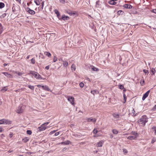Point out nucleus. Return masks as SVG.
Listing matches in <instances>:
<instances>
[{"mask_svg":"<svg viewBox=\"0 0 156 156\" xmlns=\"http://www.w3.org/2000/svg\"><path fill=\"white\" fill-rule=\"evenodd\" d=\"M66 12L69 14L70 15H72L73 14H75V13H73L72 11L69 10H67L66 11Z\"/></svg>","mask_w":156,"mask_h":156,"instance_id":"obj_20","label":"nucleus"},{"mask_svg":"<svg viewBox=\"0 0 156 156\" xmlns=\"http://www.w3.org/2000/svg\"><path fill=\"white\" fill-rule=\"evenodd\" d=\"M122 150L124 154H126L127 153L128 151L126 149H123Z\"/></svg>","mask_w":156,"mask_h":156,"instance_id":"obj_40","label":"nucleus"},{"mask_svg":"<svg viewBox=\"0 0 156 156\" xmlns=\"http://www.w3.org/2000/svg\"><path fill=\"white\" fill-rule=\"evenodd\" d=\"M113 116L115 118H118L119 117V115L118 114L114 113L113 114Z\"/></svg>","mask_w":156,"mask_h":156,"instance_id":"obj_24","label":"nucleus"},{"mask_svg":"<svg viewBox=\"0 0 156 156\" xmlns=\"http://www.w3.org/2000/svg\"><path fill=\"white\" fill-rule=\"evenodd\" d=\"M42 88L43 89L46 91H51L50 89L49 88L48 86L47 85L43 86H42Z\"/></svg>","mask_w":156,"mask_h":156,"instance_id":"obj_12","label":"nucleus"},{"mask_svg":"<svg viewBox=\"0 0 156 156\" xmlns=\"http://www.w3.org/2000/svg\"><path fill=\"white\" fill-rule=\"evenodd\" d=\"M87 121L88 122H94V123H95L96 119L95 118H88L87 119Z\"/></svg>","mask_w":156,"mask_h":156,"instance_id":"obj_11","label":"nucleus"},{"mask_svg":"<svg viewBox=\"0 0 156 156\" xmlns=\"http://www.w3.org/2000/svg\"><path fill=\"white\" fill-rule=\"evenodd\" d=\"M152 129H153L155 132L156 131V127L154 126L153 127Z\"/></svg>","mask_w":156,"mask_h":156,"instance_id":"obj_52","label":"nucleus"},{"mask_svg":"<svg viewBox=\"0 0 156 156\" xmlns=\"http://www.w3.org/2000/svg\"><path fill=\"white\" fill-rule=\"evenodd\" d=\"M34 2L37 5H39L40 4V2L38 0H34Z\"/></svg>","mask_w":156,"mask_h":156,"instance_id":"obj_28","label":"nucleus"},{"mask_svg":"<svg viewBox=\"0 0 156 156\" xmlns=\"http://www.w3.org/2000/svg\"><path fill=\"white\" fill-rule=\"evenodd\" d=\"M7 64H6V63H4L3 64V66H7Z\"/></svg>","mask_w":156,"mask_h":156,"instance_id":"obj_63","label":"nucleus"},{"mask_svg":"<svg viewBox=\"0 0 156 156\" xmlns=\"http://www.w3.org/2000/svg\"><path fill=\"white\" fill-rule=\"evenodd\" d=\"M16 73L19 76H21L23 74V73H22L20 72H16Z\"/></svg>","mask_w":156,"mask_h":156,"instance_id":"obj_41","label":"nucleus"},{"mask_svg":"<svg viewBox=\"0 0 156 156\" xmlns=\"http://www.w3.org/2000/svg\"><path fill=\"white\" fill-rule=\"evenodd\" d=\"M143 71L146 74H148L149 73L148 71L146 69H144L143 70Z\"/></svg>","mask_w":156,"mask_h":156,"instance_id":"obj_37","label":"nucleus"},{"mask_svg":"<svg viewBox=\"0 0 156 156\" xmlns=\"http://www.w3.org/2000/svg\"><path fill=\"white\" fill-rule=\"evenodd\" d=\"M6 15V13H4L2 15V16L3 17H4Z\"/></svg>","mask_w":156,"mask_h":156,"instance_id":"obj_59","label":"nucleus"},{"mask_svg":"<svg viewBox=\"0 0 156 156\" xmlns=\"http://www.w3.org/2000/svg\"><path fill=\"white\" fill-rule=\"evenodd\" d=\"M19 6L16 5L15 4H12V11L14 14H17V13L16 11H18L19 9Z\"/></svg>","mask_w":156,"mask_h":156,"instance_id":"obj_5","label":"nucleus"},{"mask_svg":"<svg viewBox=\"0 0 156 156\" xmlns=\"http://www.w3.org/2000/svg\"><path fill=\"white\" fill-rule=\"evenodd\" d=\"M124 7L126 9H131L132 6L130 4H125L124 5Z\"/></svg>","mask_w":156,"mask_h":156,"instance_id":"obj_15","label":"nucleus"},{"mask_svg":"<svg viewBox=\"0 0 156 156\" xmlns=\"http://www.w3.org/2000/svg\"><path fill=\"white\" fill-rule=\"evenodd\" d=\"M55 130H54V131H52L50 133V134L51 135V134H52L54 133H55Z\"/></svg>","mask_w":156,"mask_h":156,"instance_id":"obj_53","label":"nucleus"},{"mask_svg":"<svg viewBox=\"0 0 156 156\" xmlns=\"http://www.w3.org/2000/svg\"><path fill=\"white\" fill-rule=\"evenodd\" d=\"M119 88L121 90H122L124 88V86L122 85H120L119 86Z\"/></svg>","mask_w":156,"mask_h":156,"instance_id":"obj_48","label":"nucleus"},{"mask_svg":"<svg viewBox=\"0 0 156 156\" xmlns=\"http://www.w3.org/2000/svg\"><path fill=\"white\" fill-rule=\"evenodd\" d=\"M153 12L155 13H156V9H154L152 10Z\"/></svg>","mask_w":156,"mask_h":156,"instance_id":"obj_56","label":"nucleus"},{"mask_svg":"<svg viewBox=\"0 0 156 156\" xmlns=\"http://www.w3.org/2000/svg\"><path fill=\"white\" fill-rule=\"evenodd\" d=\"M151 73H153L152 74L154 75V73L155 72V69H154V68H152L151 69Z\"/></svg>","mask_w":156,"mask_h":156,"instance_id":"obj_34","label":"nucleus"},{"mask_svg":"<svg viewBox=\"0 0 156 156\" xmlns=\"http://www.w3.org/2000/svg\"><path fill=\"white\" fill-rule=\"evenodd\" d=\"M3 27L2 25L0 23V34L2 33V31L3 30Z\"/></svg>","mask_w":156,"mask_h":156,"instance_id":"obj_22","label":"nucleus"},{"mask_svg":"<svg viewBox=\"0 0 156 156\" xmlns=\"http://www.w3.org/2000/svg\"><path fill=\"white\" fill-rule=\"evenodd\" d=\"M140 84H141V86H143V85L144 84V80H143L142 82H140Z\"/></svg>","mask_w":156,"mask_h":156,"instance_id":"obj_47","label":"nucleus"},{"mask_svg":"<svg viewBox=\"0 0 156 156\" xmlns=\"http://www.w3.org/2000/svg\"><path fill=\"white\" fill-rule=\"evenodd\" d=\"M58 60L60 61H62L63 62V61H64L63 60H62V58H59L58 59Z\"/></svg>","mask_w":156,"mask_h":156,"instance_id":"obj_57","label":"nucleus"},{"mask_svg":"<svg viewBox=\"0 0 156 156\" xmlns=\"http://www.w3.org/2000/svg\"><path fill=\"white\" fill-rule=\"evenodd\" d=\"M12 136V134H10L9 135V136L10 137H11Z\"/></svg>","mask_w":156,"mask_h":156,"instance_id":"obj_61","label":"nucleus"},{"mask_svg":"<svg viewBox=\"0 0 156 156\" xmlns=\"http://www.w3.org/2000/svg\"><path fill=\"white\" fill-rule=\"evenodd\" d=\"M60 2L61 3L64 4L65 3V0H59Z\"/></svg>","mask_w":156,"mask_h":156,"instance_id":"obj_44","label":"nucleus"},{"mask_svg":"<svg viewBox=\"0 0 156 156\" xmlns=\"http://www.w3.org/2000/svg\"><path fill=\"white\" fill-rule=\"evenodd\" d=\"M3 73L4 75L7 76V77L10 78H11L12 77V76L10 74H9L7 72H5Z\"/></svg>","mask_w":156,"mask_h":156,"instance_id":"obj_17","label":"nucleus"},{"mask_svg":"<svg viewBox=\"0 0 156 156\" xmlns=\"http://www.w3.org/2000/svg\"><path fill=\"white\" fill-rule=\"evenodd\" d=\"M150 92V90H149L144 94L142 98V99L143 101L144 100L145 98L148 96Z\"/></svg>","mask_w":156,"mask_h":156,"instance_id":"obj_10","label":"nucleus"},{"mask_svg":"<svg viewBox=\"0 0 156 156\" xmlns=\"http://www.w3.org/2000/svg\"><path fill=\"white\" fill-rule=\"evenodd\" d=\"M46 128L47 127L45 126H44L43 124L40 127H38V129L39 131H41L45 130Z\"/></svg>","mask_w":156,"mask_h":156,"instance_id":"obj_9","label":"nucleus"},{"mask_svg":"<svg viewBox=\"0 0 156 156\" xmlns=\"http://www.w3.org/2000/svg\"><path fill=\"white\" fill-rule=\"evenodd\" d=\"M123 12L121 10H119L118 12V13L119 14H122V13H123Z\"/></svg>","mask_w":156,"mask_h":156,"instance_id":"obj_49","label":"nucleus"},{"mask_svg":"<svg viewBox=\"0 0 156 156\" xmlns=\"http://www.w3.org/2000/svg\"><path fill=\"white\" fill-rule=\"evenodd\" d=\"M29 74L32 75L34 78L37 80H44L45 79V78H42L39 74L35 72L31 71Z\"/></svg>","mask_w":156,"mask_h":156,"instance_id":"obj_2","label":"nucleus"},{"mask_svg":"<svg viewBox=\"0 0 156 156\" xmlns=\"http://www.w3.org/2000/svg\"><path fill=\"white\" fill-rule=\"evenodd\" d=\"M148 118L146 115H143L138 121L139 124H142L143 126L145 125L146 123L148 121Z\"/></svg>","mask_w":156,"mask_h":156,"instance_id":"obj_1","label":"nucleus"},{"mask_svg":"<svg viewBox=\"0 0 156 156\" xmlns=\"http://www.w3.org/2000/svg\"><path fill=\"white\" fill-rule=\"evenodd\" d=\"M76 66L74 64H72L71 66V69L72 70L75 71L76 69Z\"/></svg>","mask_w":156,"mask_h":156,"instance_id":"obj_26","label":"nucleus"},{"mask_svg":"<svg viewBox=\"0 0 156 156\" xmlns=\"http://www.w3.org/2000/svg\"><path fill=\"white\" fill-rule=\"evenodd\" d=\"M43 85H37V87H42V86H43Z\"/></svg>","mask_w":156,"mask_h":156,"instance_id":"obj_58","label":"nucleus"},{"mask_svg":"<svg viewBox=\"0 0 156 156\" xmlns=\"http://www.w3.org/2000/svg\"><path fill=\"white\" fill-rule=\"evenodd\" d=\"M132 134L135 136L138 135V133H135V132H132Z\"/></svg>","mask_w":156,"mask_h":156,"instance_id":"obj_46","label":"nucleus"},{"mask_svg":"<svg viewBox=\"0 0 156 156\" xmlns=\"http://www.w3.org/2000/svg\"><path fill=\"white\" fill-rule=\"evenodd\" d=\"M87 80L89 81H90V80L89 78H87Z\"/></svg>","mask_w":156,"mask_h":156,"instance_id":"obj_60","label":"nucleus"},{"mask_svg":"<svg viewBox=\"0 0 156 156\" xmlns=\"http://www.w3.org/2000/svg\"><path fill=\"white\" fill-rule=\"evenodd\" d=\"M2 128H0V132L2 131Z\"/></svg>","mask_w":156,"mask_h":156,"instance_id":"obj_64","label":"nucleus"},{"mask_svg":"<svg viewBox=\"0 0 156 156\" xmlns=\"http://www.w3.org/2000/svg\"><path fill=\"white\" fill-rule=\"evenodd\" d=\"M69 19V17L67 16H66L65 15H62V16L60 17V18H59V20L62 21H66L68 20Z\"/></svg>","mask_w":156,"mask_h":156,"instance_id":"obj_6","label":"nucleus"},{"mask_svg":"<svg viewBox=\"0 0 156 156\" xmlns=\"http://www.w3.org/2000/svg\"><path fill=\"white\" fill-rule=\"evenodd\" d=\"M91 93L94 95L95 94L98 93V91H97L95 90H93L91 91Z\"/></svg>","mask_w":156,"mask_h":156,"instance_id":"obj_25","label":"nucleus"},{"mask_svg":"<svg viewBox=\"0 0 156 156\" xmlns=\"http://www.w3.org/2000/svg\"><path fill=\"white\" fill-rule=\"evenodd\" d=\"M5 6V4L3 3L0 2V9H2Z\"/></svg>","mask_w":156,"mask_h":156,"instance_id":"obj_29","label":"nucleus"},{"mask_svg":"<svg viewBox=\"0 0 156 156\" xmlns=\"http://www.w3.org/2000/svg\"><path fill=\"white\" fill-rule=\"evenodd\" d=\"M59 132H58L55 133V136H57L59 134Z\"/></svg>","mask_w":156,"mask_h":156,"instance_id":"obj_50","label":"nucleus"},{"mask_svg":"<svg viewBox=\"0 0 156 156\" xmlns=\"http://www.w3.org/2000/svg\"><path fill=\"white\" fill-rule=\"evenodd\" d=\"M26 11L31 15H33L35 14V11L30 9L29 8L27 7L26 9Z\"/></svg>","mask_w":156,"mask_h":156,"instance_id":"obj_7","label":"nucleus"},{"mask_svg":"<svg viewBox=\"0 0 156 156\" xmlns=\"http://www.w3.org/2000/svg\"><path fill=\"white\" fill-rule=\"evenodd\" d=\"M27 133L29 135H31L32 134V131L30 130H27Z\"/></svg>","mask_w":156,"mask_h":156,"instance_id":"obj_36","label":"nucleus"},{"mask_svg":"<svg viewBox=\"0 0 156 156\" xmlns=\"http://www.w3.org/2000/svg\"><path fill=\"white\" fill-rule=\"evenodd\" d=\"M98 131L96 129H94L93 131V133L94 134H96L98 133Z\"/></svg>","mask_w":156,"mask_h":156,"instance_id":"obj_43","label":"nucleus"},{"mask_svg":"<svg viewBox=\"0 0 156 156\" xmlns=\"http://www.w3.org/2000/svg\"><path fill=\"white\" fill-rule=\"evenodd\" d=\"M28 87L32 90H34V86L29 85L28 86Z\"/></svg>","mask_w":156,"mask_h":156,"instance_id":"obj_33","label":"nucleus"},{"mask_svg":"<svg viewBox=\"0 0 156 156\" xmlns=\"http://www.w3.org/2000/svg\"><path fill=\"white\" fill-rule=\"evenodd\" d=\"M80 86L81 87H84V84L82 82H81L79 84Z\"/></svg>","mask_w":156,"mask_h":156,"instance_id":"obj_38","label":"nucleus"},{"mask_svg":"<svg viewBox=\"0 0 156 156\" xmlns=\"http://www.w3.org/2000/svg\"><path fill=\"white\" fill-rule=\"evenodd\" d=\"M92 69L93 70L95 71H98V69L97 68L94 67L93 66L92 68Z\"/></svg>","mask_w":156,"mask_h":156,"instance_id":"obj_30","label":"nucleus"},{"mask_svg":"<svg viewBox=\"0 0 156 156\" xmlns=\"http://www.w3.org/2000/svg\"><path fill=\"white\" fill-rule=\"evenodd\" d=\"M54 12L56 14L57 17L59 19V18H60L61 17L59 12L57 9H55L54 10Z\"/></svg>","mask_w":156,"mask_h":156,"instance_id":"obj_13","label":"nucleus"},{"mask_svg":"<svg viewBox=\"0 0 156 156\" xmlns=\"http://www.w3.org/2000/svg\"><path fill=\"white\" fill-rule=\"evenodd\" d=\"M112 132L115 134H117L118 133V131L116 129H113L112 130Z\"/></svg>","mask_w":156,"mask_h":156,"instance_id":"obj_27","label":"nucleus"},{"mask_svg":"<svg viewBox=\"0 0 156 156\" xmlns=\"http://www.w3.org/2000/svg\"><path fill=\"white\" fill-rule=\"evenodd\" d=\"M11 121L8 120L4 119L0 120V124H11Z\"/></svg>","mask_w":156,"mask_h":156,"instance_id":"obj_4","label":"nucleus"},{"mask_svg":"<svg viewBox=\"0 0 156 156\" xmlns=\"http://www.w3.org/2000/svg\"><path fill=\"white\" fill-rule=\"evenodd\" d=\"M155 139H152V140H151V143L152 144H153V143H154L155 141Z\"/></svg>","mask_w":156,"mask_h":156,"instance_id":"obj_51","label":"nucleus"},{"mask_svg":"<svg viewBox=\"0 0 156 156\" xmlns=\"http://www.w3.org/2000/svg\"><path fill=\"white\" fill-rule=\"evenodd\" d=\"M110 138H112L113 137V136L112 135H111L110 136Z\"/></svg>","mask_w":156,"mask_h":156,"instance_id":"obj_62","label":"nucleus"},{"mask_svg":"<svg viewBox=\"0 0 156 156\" xmlns=\"http://www.w3.org/2000/svg\"><path fill=\"white\" fill-rule=\"evenodd\" d=\"M25 107L24 106L21 105H20L16 110V112L18 114L22 113L24 111Z\"/></svg>","mask_w":156,"mask_h":156,"instance_id":"obj_3","label":"nucleus"},{"mask_svg":"<svg viewBox=\"0 0 156 156\" xmlns=\"http://www.w3.org/2000/svg\"><path fill=\"white\" fill-rule=\"evenodd\" d=\"M136 138V136H129L127 137V139L129 140H135Z\"/></svg>","mask_w":156,"mask_h":156,"instance_id":"obj_16","label":"nucleus"},{"mask_svg":"<svg viewBox=\"0 0 156 156\" xmlns=\"http://www.w3.org/2000/svg\"><path fill=\"white\" fill-rule=\"evenodd\" d=\"M45 54L48 57H50L51 56V54L50 53L48 52H44Z\"/></svg>","mask_w":156,"mask_h":156,"instance_id":"obj_32","label":"nucleus"},{"mask_svg":"<svg viewBox=\"0 0 156 156\" xmlns=\"http://www.w3.org/2000/svg\"><path fill=\"white\" fill-rule=\"evenodd\" d=\"M71 143V142L70 141H69V140H67L66 141H65L64 142H61V144L62 145H68Z\"/></svg>","mask_w":156,"mask_h":156,"instance_id":"obj_14","label":"nucleus"},{"mask_svg":"<svg viewBox=\"0 0 156 156\" xmlns=\"http://www.w3.org/2000/svg\"><path fill=\"white\" fill-rule=\"evenodd\" d=\"M57 60V57L55 56H54V59H53V62H56Z\"/></svg>","mask_w":156,"mask_h":156,"instance_id":"obj_39","label":"nucleus"},{"mask_svg":"<svg viewBox=\"0 0 156 156\" xmlns=\"http://www.w3.org/2000/svg\"><path fill=\"white\" fill-rule=\"evenodd\" d=\"M103 142L102 141H100L97 144V147H102L103 145Z\"/></svg>","mask_w":156,"mask_h":156,"instance_id":"obj_19","label":"nucleus"},{"mask_svg":"<svg viewBox=\"0 0 156 156\" xmlns=\"http://www.w3.org/2000/svg\"><path fill=\"white\" fill-rule=\"evenodd\" d=\"M123 98H124V101L123 102V103H124L126 102V95L124 94H123Z\"/></svg>","mask_w":156,"mask_h":156,"instance_id":"obj_35","label":"nucleus"},{"mask_svg":"<svg viewBox=\"0 0 156 156\" xmlns=\"http://www.w3.org/2000/svg\"><path fill=\"white\" fill-rule=\"evenodd\" d=\"M49 123V122H46V123H45L43 124H44V126H46V125H48Z\"/></svg>","mask_w":156,"mask_h":156,"instance_id":"obj_54","label":"nucleus"},{"mask_svg":"<svg viewBox=\"0 0 156 156\" xmlns=\"http://www.w3.org/2000/svg\"><path fill=\"white\" fill-rule=\"evenodd\" d=\"M67 100L72 105L74 104V98L72 96H68Z\"/></svg>","mask_w":156,"mask_h":156,"instance_id":"obj_8","label":"nucleus"},{"mask_svg":"<svg viewBox=\"0 0 156 156\" xmlns=\"http://www.w3.org/2000/svg\"><path fill=\"white\" fill-rule=\"evenodd\" d=\"M44 1H43L41 2V9H43L44 6Z\"/></svg>","mask_w":156,"mask_h":156,"instance_id":"obj_42","label":"nucleus"},{"mask_svg":"<svg viewBox=\"0 0 156 156\" xmlns=\"http://www.w3.org/2000/svg\"><path fill=\"white\" fill-rule=\"evenodd\" d=\"M7 90V88H6V87H3L2 89L1 90V91L2 92H5Z\"/></svg>","mask_w":156,"mask_h":156,"instance_id":"obj_23","label":"nucleus"},{"mask_svg":"<svg viewBox=\"0 0 156 156\" xmlns=\"http://www.w3.org/2000/svg\"><path fill=\"white\" fill-rule=\"evenodd\" d=\"M108 3L111 5H114L116 3V2H115L114 0H110Z\"/></svg>","mask_w":156,"mask_h":156,"instance_id":"obj_18","label":"nucleus"},{"mask_svg":"<svg viewBox=\"0 0 156 156\" xmlns=\"http://www.w3.org/2000/svg\"><path fill=\"white\" fill-rule=\"evenodd\" d=\"M49 66H47L45 67V69H47L48 70V69H49Z\"/></svg>","mask_w":156,"mask_h":156,"instance_id":"obj_55","label":"nucleus"},{"mask_svg":"<svg viewBox=\"0 0 156 156\" xmlns=\"http://www.w3.org/2000/svg\"><path fill=\"white\" fill-rule=\"evenodd\" d=\"M63 65L64 67H67L68 65V62L66 61H63Z\"/></svg>","mask_w":156,"mask_h":156,"instance_id":"obj_21","label":"nucleus"},{"mask_svg":"<svg viewBox=\"0 0 156 156\" xmlns=\"http://www.w3.org/2000/svg\"><path fill=\"white\" fill-rule=\"evenodd\" d=\"M29 140V139L27 137H26L23 139V140L24 142H26Z\"/></svg>","mask_w":156,"mask_h":156,"instance_id":"obj_31","label":"nucleus"},{"mask_svg":"<svg viewBox=\"0 0 156 156\" xmlns=\"http://www.w3.org/2000/svg\"><path fill=\"white\" fill-rule=\"evenodd\" d=\"M35 59L34 58H32L31 59V63L33 64H34V63H35Z\"/></svg>","mask_w":156,"mask_h":156,"instance_id":"obj_45","label":"nucleus"}]
</instances>
